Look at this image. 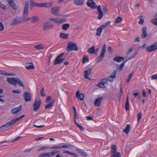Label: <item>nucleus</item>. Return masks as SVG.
Instances as JSON below:
<instances>
[{"instance_id": "nucleus-1", "label": "nucleus", "mask_w": 157, "mask_h": 157, "mask_svg": "<svg viewBox=\"0 0 157 157\" xmlns=\"http://www.w3.org/2000/svg\"><path fill=\"white\" fill-rule=\"evenodd\" d=\"M29 2L28 1H26L24 7V12L22 17L23 23L28 22L30 20L31 21V17H27L29 13Z\"/></svg>"}, {"instance_id": "nucleus-2", "label": "nucleus", "mask_w": 157, "mask_h": 157, "mask_svg": "<svg viewBox=\"0 0 157 157\" xmlns=\"http://www.w3.org/2000/svg\"><path fill=\"white\" fill-rule=\"evenodd\" d=\"M7 81L9 83L13 85L14 86H16L17 84H18L20 86H24L22 82L17 78H7Z\"/></svg>"}, {"instance_id": "nucleus-3", "label": "nucleus", "mask_w": 157, "mask_h": 157, "mask_svg": "<svg viewBox=\"0 0 157 157\" xmlns=\"http://www.w3.org/2000/svg\"><path fill=\"white\" fill-rule=\"evenodd\" d=\"M78 49L77 44L75 43L69 42L67 45V50L68 52L71 51H77Z\"/></svg>"}, {"instance_id": "nucleus-4", "label": "nucleus", "mask_w": 157, "mask_h": 157, "mask_svg": "<svg viewBox=\"0 0 157 157\" xmlns=\"http://www.w3.org/2000/svg\"><path fill=\"white\" fill-rule=\"evenodd\" d=\"M53 5V2L51 1L49 2L43 3H36L35 6L40 7H45L46 8H50Z\"/></svg>"}, {"instance_id": "nucleus-5", "label": "nucleus", "mask_w": 157, "mask_h": 157, "mask_svg": "<svg viewBox=\"0 0 157 157\" xmlns=\"http://www.w3.org/2000/svg\"><path fill=\"white\" fill-rule=\"evenodd\" d=\"M41 105V101L40 98H36L34 100L33 105V110L36 112L40 108Z\"/></svg>"}, {"instance_id": "nucleus-6", "label": "nucleus", "mask_w": 157, "mask_h": 157, "mask_svg": "<svg viewBox=\"0 0 157 157\" xmlns=\"http://www.w3.org/2000/svg\"><path fill=\"white\" fill-rule=\"evenodd\" d=\"M106 51V45L105 44H103L102 48L101 51L100 55L97 59V62L98 63L100 62L104 57Z\"/></svg>"}, {"instance_id": "nucleus-7", "label": "nucleus", "mask_w": 157, "mask_h": 157, "mask_svg": "<svg viewBox=\"0 0 157 157\" xmlns=\"http://www.w3.org/2000/svg\"><path fill=\"white\" fill-rule=\"evenodd\" d=\"M112 152L111 157H121L120 153L117 152V148L115 145L111 146Z\"/></svg>"}, {"instance_id": "nucleus-8", "label": "nucleus", "mask_w": 157, "mask_h": 157, "mask_svg": "<svg viewBox=\"0 0 157 157\" xmlns=\"http://www.w3.org/2000/svg\"><path fill=\"white\" fill-rule=\"evenodd\" d=\"M66 19L64 18H61L59 17L55 18H51L49 19V21L53 23L56 24H62L66 21Z\"/></svg>"}, {"instance_id": "nucleus-9", "label": "nucleus", "mask_w": 157, "mask_h": 157, "mask_svg": "<svg viewBox=\"0 0 157 157\" xmlns=\"http://www.w3.org/2000/svg\"><path fill=\"white\" fill-rule=\"evenodd\" d=\"M64 54V53H62L57 56L54 62V64H60L63 62L64 60V59L63 58H61L63 56Z\"/></svg>"}, {"instance_id": "nucleus-10", "label": "nucleus", "mask_w": 157, "mask_h": 157, "mask_svg": "<svg viewBox=\"0 0 157 157\" xmlns=\"http://www.w3.org/2000/svg\"><path fill=\"white\" fill-rule=\"evenodd\" d=\"M109 22H107L99 27L97 29L96 35L98 36H100L102 30L106 28L107 26L109 25Z\"/></svg>"}, {"instance_id": "nucleus-11", "label": "nucleus", "mask_w": 157, "mask_h": 157, "mask_svg": "<svg viewBox=\"0 0 157 157\" xmlns=\"http://www.w3.org/2000/svg\"><path fill=\"white\" fill-rule=\"evenodd\" d=\"M60 8V7L54 6L51 9V13L56 16H60L61 15L59 13Z\"/></svg>"}, {"instance_id": "nucleus-12", "label": "nucleus", "mask_w": 157, "mask_h": 157, "mask_svg": "<svg viewBox=\"0 0 157 157\" xmlns=\"http://www.w3.org/2000/svg\"><path fill=\"white\" fill-rule=\"evenodd\" d=\"M157 49V41L150 46H147L146 50L149 52H151Z\"/></svg>"}, {"instance_id": "nucleus-13", "label": "nucleus", "mask_w": 157, "mask_h": 157, "mask_svg": "<svg viewBox=\"0 0 157 157\" xmlns=\"http://www.w3.org/2000/svg\"><path fill=\"white\" fill-rule=\"evenodd\" d=\"M137 55L136 53L135 55L130 57L128 59H127L125 62H123L120 65L118 66L117 65V70L118 71H121L123 70V68L124 65V63H125L129 59H130L133 58H134L135 57V56Z\"/></svg>"}, {"instance_id": "nucleus-14", "label": "nucleus", "mask_w": 157, "mask_h": 157, "mask_svg": "<svg viewBox=\"0 0 157 157\" xmlns=\"http://www.w3.org/2000/svg\"><path fill=\"white\" fill-rule=\"evenodd\" d=\"M22 17H18L13 20L11 25H13L23 23Z\"/></svg>"}, {"instance_id": "nucleus-15", "label": "nucleus", "mask_w": 157, "mask_h": 157, "mask_svg": "<svg viewBox=\"0 0 157 157\" xmlns=\"http://www.w3.org/2000/svg\"><path fill=\"white\" fill-rule=\"evenodd\" d=\"M87 5L91 9H94L97 8V6L93 0H88Z\"/></svg>"}, {"instance_id": "nucleus-16", "label": "nucleus", "mask_w": 157, "mask_h": 157, "mask_svg": "<svg viewBox=\"0 0 157 157\" xmlns=\"http://www.w3.org/2000/svg\"><path fill=\"white\" fill-rule=\"evenodd\" d=\"M14 123V122L13 120L10 121L4 124L0 127V130H3L4 129L8 128L10 126H11Z\"/></svg>"}, {"instance_id": "nucleus-17", "label": "nucleus", "mask_w": 157, "mask_h": 157, "mask_svg": "<svg viewBox=\"0 0 157 157\" xmlns=\"http://www.w3.org/2000/svg\"><path fill=\"white\" fill-rule=\"evenodd\" d=\"M24 99L26 102H29L31 100V96L30 94L27 92H25L23 94Z\"/></svg>"}, {"instance_id": "nucleus-18", "label": "nucleus", "mask_w": 157, "mask_h": 157, "mask_svg": "<svg viewBox=\"0 0 157 157\" xmlns=\"http://www.w3.org/2000/svg\"><path fill=\"white\" fill-rule=\"evenodd\" d=\"M53 26V25L50 24L49 22H47L44 24L43 29L44 30L47 31L52 28Z\"/></svg>"}, {"instance_id": "nucleus-19", "label": "nucleus", "mask_w": 157, "mask_h": 157, "mask_svg": "<svg viewBox=\"0 0 157 157\" xmlns=\"http://www.w3.org/2000/svg\"><path fill=\"white\" fill-rule=\"evenodd\" d=\"M97 11L98 12L99 15L98 17V19L101 20L103 16V13L101 10V6L99 5L97 8Z\"/></svg>"}, {"instance_id": "nucleus-20", "label": "nucleus", "mask_w": 157, "mask_h": 157, "mask_svg": "<svg viewBox=\"0 0 157 157\" xmlns=\"http://www.w3.org/2000/svg\"><path fill=\"white\" fill-rule=\"evenodd\" d=\"M103 99L102 97H98L95 101L94 103V105L96 106H100L101 104V101Z\"/></svg>"}, {"instance_id": "nucleus-21", "label": "nucleus", "mask_w": 157, "mask_h": 157, "mask_svg": "<svg viewBox=\"0 0 157 157\" xmlns=\"http://www.w3.org/2000/svg\"><path fill=\"white\" fill-rule=\"evenodd\" d=\"M22 109V106L20 105L18 107H15L13 109L11 110V113L13 114H16L20 111Z\"/></svg>"}, {"instance_id": "nucleus-22", "label": "nucleus", "mask_w": 157, "mask_h": 157, "mask_svg": "<svg viewBox=\"0 0 157 157\" xmlns=\"http://www.w3.org/2000/svg\"><path fill=\"white\" fill-rule=\"evenodd\" d=\"M91 71V69L90 68L88 70H86L84 72V78L86 79L90 80V79L88 77V76L90 74Z\"/></svg>"}, {"instance_id": "nucleus-23", "label": "nucleus", "mask_w": 157, "mask_h": 157, "mask_svg": "<svg viewBox=\"0 0 157 157\" xmlns=\"http://www.w3.org/2000/svg\"><path fill=\"white\" fill-rule=\"evenodd\" d=\"M117 73L116 71H115L112 73V75H110L108 78V80L109 81L112 82L113 81V80L116 77V74Z\"/></svg>"}, {"instance_id": "nucleus-24", "label": "nucleus", "mask_w": 157, "mask_h": 157, "mask_svg": "<svg viewBox=\"0 0 157 157\" xmlns=\"http://www.w3.org/2000/svg\"><path fill=\"white\" fill-rule=\"evenodd\" d=\"M7 2L8 4L14 10L17 9L16 5L13 0H8Z\"/></svg>"}, {"instance_id": "nucleus-25", "label": "nucleus", "mask_w": 157, "mask_h": 157, "mask_svg": "<svg viewBox=\"0 0 157 157\" xmlns=\"http://www.w3.org/2000/svg\"><path fill=\"white\" fill-rule=\"evenodd\" d=\"M69 147L67 145H63L62 146H57V145H55L53 147H51L50 148V149H59L61 148H67Z\"/></svg>"}, {"instance_id": "nucleus-26", "label": "nucleus", "mask_w": 157, "mask_h": 157, "mask_svg": "<svg viewBox=\"0 0 157 157\" xmlns=\"http://www.w3.org/2000/svg\"><path fill=\"white\" fill-rule=\"evenodd\" d=\"M142 31L143 33L141 34V37L143 38H144L147 37V28L146 27L142 28Z\"/></svg>"}, {"instance_id": "nucleus-27", "label": "nucleus", "mask_w": 157, "mask_h": 157, "mask_svg": "<svg viewBox=\"0 0 157 157\" xmlns=\"http://www.w3.org/2000/svg\"><path fill=\"white\" fill-rule=\"evenodd\" d=\"M124 57L121 56H116L113 59V60L118 63L124 61Z\"/></svg>"}, {"instance_id": "nucleus-28", "label": "nucleus", "mask_w": 157, "mask_h": 157, "mask_svg": "<svg viewBox=\"0 0 157 157\" xmlns=\"http://www.w3.org/2000/svg\"><path fill=\"white\" fill-rule=\"evenodd\" d=\"M54 100H52L51 102L45 106V108L46 109H50L53 106L54 104Z\"/></svg>"}, {"instance_id": "nucleus-29", "label": "nucleus", "mask_w": 157, "mask_h": 157, "mask_svg": "<svg viewBox=\"0 0 157 157\" xmlns=\"http://www.w3.org/2000/svg\"><path fill=\"white\" fill-rule=\"evenodd\" d=\"M31 22L32 23H36L39 19V18L37 16H32L31 17Z\"/></svg>"}, {"instance_id": "nucleus-30", "label": "nucleus", "mask_w": 157, "mask_h": 157, "mask_svg": "<svg viewBox=\"0 0 157 157\" xmlns=\"http://www.w3.org/2000/svg\"><path fill=\"white\" fill-rule=\"evenodd\" d=\"M69 34L61 33H60V37L63 39H67L68 38Z\"/></svg>"}, {"instance_id": "nucleus-31", "label": "nucleus", "mask_w": 157, "mask_h": 157, "mask_svg": "<svg viewBox=\"0 0 157 157\" xmlns=\"http://www.w3.org/2000/svg\"><path fill=\"white\" fill-rule=\"evenodd\" d=\"M26 67L27 69H34V64L33 63H28L26 64Z\"/></svg>"}, {"instance_id": "nucleus-32", "label": "nucleus", "mask_w": 157, "mask_h": 157, "mask_svg": "<svg viewBox=\"0 0 157 157\" xmlns=\"http://www.w3.org/2000/svg\"><path fill=\"white\" fill-rule=\"evenodd\" d=\"M84 2V0H75L74 3L77 6H82Z\"/></svg>"}, {"instance_id": "nucleus-33", "label": "nucleus", "mask_w": 157, "mask_h": 157, "mask_svg": "<svg viewBox=\"0 0 157 157\" xmlns=\"http://www.w3.org/2000/svg\"><path fill=\"white\" fill-rule=\"evenodd\" d=\"M0 74L8 76H14V74L13 73H9L6 72L5 71H2L0 72Z\"/></svg>"}, {"instance_id": "nucleus-34", "label": "nucleus", "mask_w": 157, "mask_h": 157, "mask_svg": "<svg viewBox=\"0 0 157 157\" xmlns=\"http://www.w3.org/2000/svg\"><path fill=\"white\" fill-rule=\"evenodd\" d=\"M39 157H51L50 152L44 153L39 155Z\"/></svg>"}, {"instance_id": "nucleus-35", "label": "nucleus", "mask_w": 157, "mask_h": 157, "mask_svg": "<svg viewBox=\"0 0 157 157\" xmlns=\"http://www.w3.org/2000/svg\"><path fill=\"white\" fill-rule=\"evenodd\" d=\"M130 130V126L129 124L127 125L125 128L123 130V132L126 134H128Z\"/></svg>"}, {"instance_id": "nucleus-36", "label": "nucleus", "mask_w": 157, "mask_h": 157, "mask_svg": "<svg viewBox=\"0 0 157 157\" xmlns=\"http://www.w3.org/2000/svg\"><path fill=\"white\" fill-rule=\"evenodd\" d=\"M95 51V46H93L91 47L87 50V52L90 54H93L94 52Z\"/></svg>"}, {"instance_id": "nucleus-37", "label": "nucleus", "mask_w": 157, "mask_h": 157, "mask_svg": "<svg viewBox=\"0 0 157 157\" xmlns=\"http://www.w3.org/2000/svg\"><path fill=\"white\" fill-rule=\"evenodd\" d=\"M70 26V24H65L62 25V29L64 30H67Z\"/></svg>"}, {"instance_id": "nucleus-38", "label": "nucleus", "mask_w": 157, "mask_h": 157, "mask_svg": "<svg viewBox=\"0 0 157 157\" xmlns=\"http://www.w3.org/2000/svg\"><path fill=\"white\" fill-rule=\"evenodd\" d=\"M64 153H67L69 155H72L75 157H78V155L74 153H72L69 151H64L63 152Z\"/></svg>"}, {"instance_id": "nucleus-39", "label": "nucleus", "mask_w": 157, "mask_h": 157, "mask_svg": "<svg viewBox=\"0 0 157 157\" xmlns=\"http://www.w3.org/2000/svg\"><path fill=\"white\" fill-rule=\"evenodd\" d=\"M50 147L48 146L41 147L39 149L37 150V151L38 152H40L41 151H44L46 149H50Z\"/></svg>"}, {"instance_id": "nucleus-40", "label": "nucleus", "mask_w": 157, "mask_h": 157, "mask_svg": "<svg viewBox=\"0 0 157 157\" xmlns=\"http://www.w3.org/2000/svg\"><path fill=\"white\" fill-rule=\"evenodd\" d=\"M34 48L38 49H44V47L42 44H39L35 45Z\"/></svg>"}, {"instance_id": "nucleus-41", "label": "nucleus", "mask_w": 157, "mask_h": 157, "mask_svg": "<svg viewBox=\"0 0 157 157\" xmlns=\"http://www.w3.org/2000/svg\"><path fill=\"white\" fill-rule=\"evenodd\" d=\"M89 59L87 56H85L83 57L82 63H84L86 62H89Z\"/></svg>"}, {"instance_id": "nucleus-42", "label": "nucleus", "mask_w": 157, "mask_h": 157, "mask_svg": "<svg viewBox=\"0 0 157 157\" xmlns=\"http://www.w3.org/2000/svg\"><path fill=\"white\" fill-rule=\"evenodd\" d=\"M76 97L78 98V100L81 101L83 100L84 98V95L83 94H80L79 95H78Z\"/></svg>"}, {"instance_id": "nucleus-43", "label": "nucleus", "mask_w": 157, "mask_h": 157, "mask_svg": "<svg viewBox=\"0 0 157 157\" xmlns=\"http://www.w3.org/2000/svg\"><path fill=\"white\" fill-rule=\"evenodd\" d=\"M151 22L153 25L157 26V18L152 19Z\"/></svg>"}, {"instance_id": "nucleus-44", "label": "nucleus", "mask_w": 157, "mask_h": 157, "mask_svg": "<svg viewBox=\"0 0 157 157\" xmlns=\"http://www.w3.org/2000/svg\"><path fill=\"white\" fill-rule=\"evenodd\" d=\"M25 115H23L18 118L13 119V121L14 122V123L17 122L20 120L22 118L24 117Z\"/></svg>"}, {"instance_id": "nucleus-45", "label": "nucleus", "mask_w": 157, "mask_h": 157, "mask_svg": "<svg viewBox=\"0 0 157 157\" xmlns=\"http://www.w3.org/2000/svg\"><path fill=\"white\" fill-rule=\"evenodd\" d=\"M122 20V18L120 17H117L115 21V22L116 23H118L121 21Z\"/></svg>"}, {"instance_id": "nucleus-46", "label": "nucleus", "mask_w": 157, "mask_h": 157, "mask_svg": "<svg viewBox=\"0 0 157 157\" xmlns=\"http://www.w3.org/2000/svg\"><path fill=\"white\" fill-rule=\"evenodd\" d=\"M125 108L126 111H127L129 108V101H126L125 104Z\"/></svg>"}, {"instance_id": "nucleus-47", "label": "nucleus", "mask_w": 157, "mask_h": 157, "mask_svg": "<svg viewBox=\"0 0 157 157\" xmlns=\"http://www.w3.org/2000/svg\"><path fill=\"white\" fill-rule=\"evenodd\" d=\"M59 151H57L56 150H53L52 151L50 152L51 157L54 155L56 153L59 152Z\"/></svg>"}, {"instance_id": "nucleus-48", "label": "nucleus", "mask_w": 157, "mask_h": 157, "mask_svg": "<svg viewBox=\"0 0 157 157\" xmlns=\"http://www.w3.org/2000/svg\"><path fill=\"white\" fill-rule=\"evenodd\" d=\"M142 114L141 112L139 113L137 116V121H139L140 119H141L142 118Z\"/></svg>"}, {"instance_id": "nucleus-49", "label": "nucleus", "mask_w": 157, "mask_h": 157, "mask_svg": "<svg viewBox=\"0 0 157 157\" xmlns=\"http://www.w3.org/2000/svg\"><path fill=\"white\" fill-rule=\"evenodd\" d=\"M40 94L42 96H45V91L44 89V88H42L41 91H40Z\"/></svg>"}, {"instance_id": "nucleus-50", "label": "nucleus", "mask_w": 157, "mask_h": 157, "mask_svg": "<svg viewBox=\"0 0 157 157\" xmlns=\"http://www.w3.org/2000/svg\"><path fill=\"white\" fill-rule=\"evenodd\" d=\"M4 28V27L3 25V23L2 22H0V31H3Z\"/></svg>"}, {"instance_id": "nucleus-51", "label": "nucleus", "mask_w": 157, "mask_h": 157, "mask_svg": "<svg viewBox=\"0 0 157 157\" xmlns=\"http://www.w3.org/2000/svg\"><path fill=\"white\" fill-rule=\"evenodd\" d=\"M107 79L105 78L102 79L101 80V82L104 85V84H106L107 82Z\"/></svg>"}, {"instance_id": "nucleus-52", "label": "nucleus", "mask_w": 157, "mask_h": 157, "mask_svg": "<svg viewBox=\"0 0 157 157\" xmlns=\"http://www.w3.org/2000/svg\"><path fill=\"white\" fill-rule=\"evenodd\" d=\"M0 7L3 10H5L6 9V6L2 4V2H0Z\"/></svg>"}, {"instance_id": "nucleus-53", "label": "nucleus", "mask_w": 157, "mask_h": 157, "mask_svg": "<svg viewBox=\"0 0 157 157\" xmlns=\"http://www.w3.org/2000/svg\"><path fill=\"white\" fill-rule=\"evenodd\" d=\"M97 86H98L99 87L102 88H104L105 87L104 85L101 82L100 83L98 84Z\"/></svg>"}, {"instance_id": "nucleus-54", "label": "nucleus", "mask_w": 157, "mask_h": 157, "mask_svg": "<svg viewBox=\"0 0 157 157\" xmlns=\"http://www.w3.org/2000/svg\"><path fill=\"white\" fill-rule=\"evenodd\" d=\"M80 153L84 156L86 157L87 156V154L85 152L81 151H80Z\"/></svg>"}, {"instance_id": "nucleus-55", "label": "nucleus", "mask_w": 157, "mask_h": 157, "mask_svg": "<svg viewBox=\"0 0 157 157\" xmlns=\"http://www.w3.org/2000/svg\"><path fill=\"white\" fill-rule=\"evenodd\" d=\"M12 92L13 93H15L17 94H19L21 93V91L19 90H13L12 91Z\"/></svg>"}, {"instance_id": "nucleus-56", "label": "nucleus", "mask_w": 157, "mask_h": 157, "mask_svg": "<svg viewBox=\"0 0 157 157\" xmlns=\"http://www.w3.org/2000/svg\"><path fill=\"white\" fill-rule=\"evenodd\" d=\"M151 78L152 80L155 79H157V74H155L152 75L151 77Z\"/></svg>"}, {"instance_id": "nucleus-57", "label": "nucleus", "mask_w": 157, "mask_h": 157, "mask_svg": "<svg viewBox=\"0 0 157 157\" xmlns=\"http://www.w3.org/2000/svg\"><path fill=\"white\" fill-rule=\"evenodd\" d=\"M52 99L51 97L50 96H48L47 97L46 99V102H47L49 101H50Z\"/></svg>"}, {"instance_id": "nucleus-58", "label": "nucleus", "mask_w": 157, "mask_h": 157, "mask_svg": "<svg viewBox=\"0 0 157 157\" xmlns=\"http://www.w3.org/2000/svg\"><path fill=\"white\" fill-rule=\"evenodd\" d=\"M107 51H108L109 53H111L113 51L111 47H108L107 48Z\"/></svg>"}, {"instance_id": "nucleus-59", "label": "nucleus", "mask_w": 157, "mask_h": 157, "mask_svg": "<svg viewBox=\"0 0 157 157\" xmlns=\"http://www.w3.org/2000/svg\"><path fill=\"white\" fill-rule=\"evenodd\" d=\"M144 21V19L143 18H140V21L139 22V23L140 25H143V24Z\"/></svg>"}, {"instance_id": "nucleus-60", "label": "nucleus", "mask_w": 157, "mask_h": 157, "mask_svg": "<svg viewBox=\"0 0 157 157\" xmlns=\"http://www.w3.org/2000/svg\"><path fill=\"white\" fill-rule=\"evenodd\" d=\"M77 126L79 128L81 131H83L84 130L83 128L81 125L78 124Z\"/></svg>"}, {"instance_id": "nucleus-61", "label": "nucleus", "mask_w": 157, "mask_h": 157, "mask_svg": "<svg viewBox=\"0 0 157 157\" xmlns=\"http://www.w3.org/2000/svg\"><path fill=\"white\" fill-rule=\"evenodd\" d=\"M44 125H40V126H37L35 125H33V127H36L37 128H41L44 127Z\"/></svg>"}, {"instance_id": "nucleus-62", "label": "nucleus", "mask_w": 157, "mask_h": 157, "mask_svg": "<svg viewBox=\"0 0 157 157\" xmlns=\"http://www.w3.org/2000/svg\"><path fill=\"white\" fill-rule=\"evenodd\" d=\"M133 95L135 97H136L139 95V93L138 92H136V93H133Z\"/></svg>"}, {"instance_id": "nucleus-63", "label": "nucleus", "mask_w": 157, "mask_h": 157, "mask_svg": "<svg viewBox=\"0 0 157 157\" xmlns=\"http://www.w3.org/2000/svg\"><path fill=\"white\" fill-rule=\"evenodd\" d=\"M140 38L138 37H137L136 38L135 40L134 41V42H140Z\"/></svg>"}, {"instance_id": "nucleus-64", "label": "nucleus", "mask_w": 157, "mask_h": 157, "mask_svg": "<svg viewBox=\"0 0 157 157\" xmlns=\"http://www.w3.org/2000/svg\"><path fill=\"white\" fill-rule=\"evenodd\" d=\"M143 96L144 97H146V92L144 90L143 91Z\"/></svg>"}]
</instances>
